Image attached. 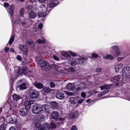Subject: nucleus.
Masks as SVG:
<instances>
[{"mask_svg":"<svg viewBox=\"0 0 130 130\" xmlns=\"http://www.w3.org/2000/svg\"><path fill=\"white\" fill-rule=\"evenodd\" d=\"M7 125L5 124H3L0 126V130H5Z\"/></svg>","mask_w":130,"mask_h":130,"instance_id":"obj_38","label":"nucleus"},{"mask_svg":"<svg viewBox=\"0 0 130 130\" xmlns=\"http://www.w3.org/2000/svg\"><path fill=\"white\" fill-rule=\"evenodd\" d=\"M10 52H14V50L12 48H10Z\"/></svg>","mask_w":130,"mask_h":130,"instance_id":"obj_64","label":"nucleus"},{"mask_svg":"<svg viewBox=\"0 0 130 130\" xmlns=\"http://www.w3.org/2000/svg\"><path fill=\"white\" fill-rule=\"evenodd\" d=\"M34 85L37 88L39 89H41L43 87V84L40 83H35Z\"/></svg>","mask_w":130,"mask_h":130,"instance_id":"obj_17","label":"nucleus"},{"mask_svg":"<svg viewBox=\"0 0 130 130\" xmlns=\"http://www.w3.org/2000/svg\"><path fill=\"white\" fill-rule=\"evenodd\" d=\"M78 128L75 125H73L71 126L70 130H77Z\"/></svg>","mask_w":130,"mask_h":130,"instance_id":"obj_44","label":"nucleus"},{"mask_svg":"<svg viewBox=\"0 0 130 130\" xmlns=\"http://www.w3.org/2000/svg\"><path fill=\"white\" fill-rule=\"evenodd\" d=\"M56 97L60 99H63L64 98V94L61 92L57 93L56 95Z\"/></svg>","mask_w":130,"mask_h":130,"instance_id":"obj_9","label":"nucleus"},{"mask_svg":"<svg viewBox=\"0 0 130 130\" xmlns=\"http://www.w3.org/2000/svg\"><path fill=\"white\" fill-rule=\"evenodd\" d=\"M78 112L77 111H75L71 113L68 117V118L69 119H74L78 117Z\"/></svg>","mask_w":130,"mask_h":130,"instance_id":"obj_6","label":"nucleus"},{"mask_svg":"<svg viewBox=\"0 0 130 130\" xmlns=\"http://www.w3.org/2000/svg\"><path fill=\"white\" fill-rule=\"evenodd\" d=\"M76 100L77 103L78 104H82L83 102L85 100L84 99L79 98H78V99H77Z\"/></svg>","mask_w":130,"mask_h":130,"instance_id":"obj_36","label":"nucleus"},{"mask_svg":"<svg viewBox=\"0 0 130 130\" xmlns=\"http://www.w3.org/2000/svg\"><path fill=\"white\" fill-rule=\"evenodd\" d=\"M69 53H70V55L73 56H77V54L75 53L72 52L71 51H69Z\"/></svg>","mask_w":130,"mask_h":130,"instance_id":"obj_46","label":"nucleus"},{"mask_svg":"<svg viewBox=\"0 0 130 130\" xmlns=\"http://www.w3.org/2000/svg\"><path fill=\"white\" fill-rule=\"evenodd\" d=\"M43 67L44 68L45 70L46 71L49 70L51 68V66L48 64L47 63H46V64L45 65H44Z\"/></svg>","mask_w":130,"mask_h":130,"instance_id":"obj_33","label":"nucleus"},{"mask_svg":"<svg viewBox=\"0 0 130 130\" xmlns=\"http://www.w3.org/2000/svg\"><path fill=\"white\" fill-rule=\"evenodd\" d=\"M123 76L124 78L127 79L130 78V67L126 66L123 67L122 70Z\"/></svg>","mask_w":130,"mask_h":130,"instance_id":"obj_2","label":"nucleus"},{"mask_svg":"<svg viewBox=\"0 0 130 130\" xmlns=\"http://www.w3.org/2000/svg\"><path fill=\"white\" fill-rule=\"evenodd\" d=\"M14 41V36H12L10 38L9 42L8 44L10 46L12 43Z\"/></svg>","mask_w":130,"mask_h":130,"instance_id":"obj_37","label":"nucleus"},{"mask_svg":"<svg viewBox=\"0 0 130 130\" xmlns=\"http://www.w3.org/2000/svg\"><path fill=\"white\" fill-rule=\"evenodd\" d=\"M9 130H16V129L14 127L11 126L9 128Z\"/></svg>","mask_w":130,"mask_h":130,"instance_id":"obj_61","label":"nucleus"},{"mask_svg":"<svg viewBox=\"0 0 130 130\" xmlns=\"http://www.w3.org/2000/svg\"><path fill=\"white\" fill-rule=\"evenodd\" d=\"M14 6L13 5L10 6L9 10V13L11 17L13 16V13L14 11Z\"/></svg>","mask_w":130,"mask_h":130,"instance_id":"obj_18","label":"nucleus"},{"mask_svg":"<svg viewBox=\"0 0 130 130\" xmlns=\"http://www.w3.org/2000/svg\"><path fill=\"white\" fill-rule=\"evenodd\" d=\"M77 99L75 97H71L70 98L69 101L70 103L73 104H75L76 103V101Z\"/></svg>","mask_w":130,"mask_h":130,"instance_id":"obj_25","label":"nucleus"},{"mask_svg":"<svg viewBox=\"0 0 130 130\" xmlns=\"http://www.w3.org/2000/svg\"><path fill=\"white\" fill-rule=\"evenodd\" d=\"M121 55H120V56H121V57H118L117 58V59L118 61H121L122 60V59L124 58V53L123 51H121Z\"/></svg>","mask_w":130,"mask_h":130,"instance_id":"obj_29","label":"nucleus"},{"mask_svg":"<svg viewBox=\"0 0 130 130\" xmlns=\"http://www.w3.org/2000/svg\"><path fill=\"white\" fill-rule=\"evenodd\" d=\"M85 59L84 58H82L78 60H73V61H71L70 62V63L71 64V65L73 66H75L77 64L78 62L79 61V60H84V59Z\"/></svg>","mask_w":130,"mask_h":130,"instance_id":"obj_11","label":"nucleus"},{"mask_svg":"<svg viewBox=\"0 0 130 130\" xmlns=\"http://www.w3.org/2000/svg\"><path fill=\"white\" fill-rule=\"evenodd\" d=\"M51 107L54 109L57 108L58 107V104L55 102H51Z\"/></svg>","mask_w":130,"mask_h":130,"instance_id":"obj_26","label":"nucleus"},{"mask_svg":"<svg viewBox=\"0 0 130 130\" xmlns=\"http://www.w3.org/2000/svg\"><path fill=\"white\" fill-rule=\"evenodd\" d=\"M46 41V39H44L42 40L39 39L36 41V42L39 44H41L45 43Z\"/></svg>","mask_w":130,"mask_h":130,"instance_id":"obj_32","label":"nucleus"},{"mask_svg":"<svg viewBox=\"0 0 130 130\" xmlns=\"http://www.w3.org/2000/svg\"><path fill=\"white\" fill-rule=\"evenodd\" d=\"M50 124L52 128H55L57 126V125L53 122H51Z\"/></svg>","mask_w":130,"mask_h":130,"instance_id":"obj_41","label":"nucleus"},{"mask_svg":"<svg viewBox=\"0 0 130 130\" xmlns=\"http://www.w3.org/2000/svg\"><path fill=\"white\" fill-rule=\"evenodd\" d=\"M9 50V48L8 47H6L5 49V51L6 52H7Z\"/></svg>","mask_w":130,"mask_h":130,"instance_id":"obj_62","label":"nucleus"},{"mask_svg":"<svg viewBox=\"0 0 130 130\" xmlns=\"http://www.w3.org/2000/svg\"><path fill=\"white\" fill-rule=\"evenodd\" d=\"M81 95L83 98H85L86 97V94L85 92H83L81 93Z\"/></svg>","mask_w":130,"mask_h":130,"instance_id":"obj_50","label":"nucleus"},{"mask_svg":"<svg viewBox=\"0 0 130 130\" xmlns=\"http://www.w3.org/2000/svg\"><path fill=\"white\" fill-rule=\"evenodd\" d=\"M27 9L29 10H33L35 9L31 5L28 6Z\"/></svg>","mask_w":130,"mask_h":130,"instance_id":"obj_49","label":"nucleus"},{"mask_svg":"<svg viewBox=\"0 0 130 130\" xmlns=\"http://www.w3.org/2000/svg\"><path fill=\"white\" fill-rule=\"evenodd\" d=\"M4 5L5 7H8L9 6V4L6 3H4Z\"/></svg>","mask_w":130,"mask_h":130,"instance_id":"obj_60","label":"nucleus"},{"mask_svg":"<svg viewBox=\"0 0 130 130\" xmlns=\"http://www.w3.org/2000/svg\"><path fill=\"white\" fill-rule=\"evenodd\" d=\"M53 57L54 59L55 60L57 61L59 60V58L55 55H54L53 56Z\"/></svg>","mask_w":130,"mask_h":130,"instance_id":"obj_58","label":"nucleus"},{"mask_svg":"<svg viewBox=\"0 0 130 130\" xmlns=\"http://www.w3.org/2000/svg\"><path fill=\"white\" fill-rule=\"evenodd\" d=\"M20 14L21 16H22L23 15L24 10L23 8H21L20 11Z\"/></svg>","mask_w":130,"mask_h":130,"instance_id":"obj_47","label":"nucleus"},{"mask_svg":"<svg viewBox=\"0 0 130 130\" xmlns=\"http://www.w3.org/2000/svg\"><path fill=\"white\" fill-rule=\"evenodd\" d=\"M59 119H60V120H61V121H62V122H63V121H64V118H59Z\"/></svg>","mask_w":130,"mask_h":130,"instance_id":"obj_63","label":"nucleus"},{"mask_svg":"<svg viewBox=\"0 0 130 130\" xmlns=\"http://www.w3.org/2000/svg\"><path fill=\"white\" fill-rule=\"evenodd\" d=\"M37 15V13L33 11L29 12L28 14V17L30 19L34 18L36 17Z\"/></svg>","mask_w":130,"mask_h":130,"instance_id":"obj_16","label":"nucleus"},{"mask_svg":"<svg viewBox=\"0 0 130 130\" xmlns=\"http://www.w3.org/2000/svg\"><path fill=\"white\" fill-rule=\"evenodd\" d=\"M14 70L15 73L17 74H19L20 71V69L19 67L17 66H16L14 67Z\"/></svg>","mask_w":130,"mask_h":130,"instance_id":"obj_35","label":"nucleus"},{"mask_svg":"<svg viewBox=\"0 0 130 130\" xmlns=\"http://www.w3.org/2000/svg\"><path fill=\"white\" fill-rule=\"evenodd\" d=\"M59 114L58 112L54 111L51 114V116L52 118L54 119H56L58 117Z\"/></svg>","mask_w":130,"mask_h":130,"instance_id":"obj_12","label":"nucleus"},{"mask_svg":"<svg viewBox=\"0 0 130 130\" xmlns=\"http://www.w3.org/2000/svg\"><path fill=\"white\" fill-rule=\"evenodd\" d=\"M61 54L63 56L67 58H69L70 57L69 54L65 51L62 52L61 53Z\"/></svg>","mask_w":130,"mask_h":130,"instance_id":"obj_27","label":"nucleus"},{"mask_svg":"<svg viewBox=\"0 0 130 130\" xmlns=\"http://www.w3.org/2000/svg\"><path fill=\"white\" fill-rule=\"evenodd\" d=\"M17 59L20 61H21L22 59L20 56L19 55L17 57Z\"/></svg>","mask_w":130,"mask_h":130,"instance_id":"obj_57","label":"nucleus"},{"mask_svg":"<svg viewBox=\"0 0 130 130\" xmlns=\"http://www.w3.org/2000/svg\"><path fill=\"white\" fill-rule=\"evenodd\" d=\"M121 76L119 75L115 76L111 79V82L113 84H115V85L117 86L119 85H121V83L120 82Z\"/></svg>","mask_w":130,"mask_h":130,"instance_id":"obj_3","label":"nucleus"},{"mask_svg":"<svg viewBox=\"0 0 130 130\" xmlns=\"http://www.w3.org/2000/svg\"><path fill=\"white\" fill-rule=\"evenodd\" d=\"M46 62L43 59H40L39 61V63L40 66L42 68L46 64Z\"/></svg>","mask_w":130,"mask_h":130,"instance_id":"obj_22","label":"nucleus"},{"mask_svg":"<svg viewBox=\"0 0 130 130\" xmlns=\"http://www.w3.org/2000/svg\"><path fill=\"white\" fill-rule=\"evenodd\" d=\"M41 108H42L43 112V111H48L49 109V106L47 104H44L41 107Z\"/></svg>","mask_w":130,"mask_h":130,"instance_id":"obj_19","label":"nucleus"},{"mask_svg":"<svg viewBox=\"0 0 130 130\" xmlns=\"http://www.w3.org/2000/svg\"><path fill=\"white\" fill-rule=\"evenodd\" d=\"M50 87L51 88H54L55 86V84L53 82H51L50 83Z\"/></svg>","mask_w":130,"mask_h":130,"instance_id":"obj_51","label":"nucleus"},{"mask_svg":"<svg viewBox=\"0 0 130 130\" xmlns=\"http://www.w3.org/2000/svg\"><path fill=\"white\" fill-rule=\"evenodd\" d=\"M52 67L58 72H62V68H61L60 65L59 64L58 65L53 64L52 65Z\"/></svg>","mask_w":130,"mask_h":130,"instance_id":"obj_7","label":"nucleus"},{"mask_svg":"<svg viewBox=\"0 0 130 130\" xmlns=\"http://www.w3.org/2000/svg\"><path fill=\"white\" fill-rule=\"evenodd\" d=\"M12 97L13 100L16 101H17L22 98V97L16 94H13Z\"/></svg>","mask_w":130,"mask_h":130,"instance_id":"obj_20","label":"nucleus"},{"mask_svg":"<svg viewBox=\"0 0 130 130\" xmlns=\"http://www.w3.org/2000/svg\"><path fill=\"white\" fill-rule=\"evenodd\" d=\"M8 103L10 105V108L11 109H15L17 107V104L13 101L8 102Z\"/></svg>","mask_w":130,"mask_h":130,"instance_id":"obj_8","label":"nucleus"},{"mask_svg":"<svg viewBox=\"0 0 130 130\" xmlns=\"http://www.w3.org/2000/svg\"><path fill=\"white\" fill-rule=\"evenodd\" d=\"M113 56L111 55L107 54L106 56V58L109 60H112L113 59Z\"/></svg>","mask_w":130,"mask_h":130,"instance_id":"obj_40","label":"nucleus"},{"mask_svg":"<svg viewBox=\"0 0 130 130\" xmlns=\"http://www.w3.org/2000/svg\"><path fill=\"white\" fill-rule=\"evenodd\" d=\"M18 87L21 90L25 89L26 88V84L25 83H22Z\"/></svg>","mask_w":130,"mask_h":130,"instance_id":"obj_24","label":"nucleus"},{"mask_svg":"<svg viewBox=\"0 0 130 130\" xmlns=\"http://www.w3.org/2000/svg\"><path fill=\"white\" fill-rule=\"evenodd\" d=\"M39 92L36 90L31 91L30 92V96L31 98L35 99L38 97L39 95Z\"/></svg>","mask_w":130,"mask_h":130,"instance_id":"obj_4","label":"nucleus"},{"mask_svg":"<svg viewBox=\"0 0 130 130\" xmlns=\"http://www.w3.org/2000/svg\"><path fill=\"white\" fill-rule=\"evenodd\" d=\"M24 105L28 109L30 108L31 106L30 103L28 101L25 102L24 103Z\"/></svg>","mask_w":130,"mask_h":130,"instance_id":"obj_31","label":"nucleus"},{"mask_svg":"<svg viewBox=\"0 0 130 130\" xmlns=\"http://www.w3.org/2000/svg\"><path fill=\"white\" fill-rule=\"evenodd\" d=\"M31 107L32 112L34 113L38 114L43 113L42 108L36 103L32 104Z\"/></svg>","mask_w":130,"mask_h":130,"instance_id":"obj_1","label":"nucleus"},{"mask_svg":"<svg viewBox=\"0 0 130 130\" xmlns=\"http://www.w3.org/2000/svg\"><path fill=\"white\" fill-rule=\"evenodd\" d=\"M42 129L44 130H49L50 126L49 125L46 123H44L42 125Z\"/></svg>","mask_w":130,"mask_h":130,"instance_id":"obj_13","label":"nucleus"},{"mask_svg":"<svg viewBox=\"0 0 130 130\" xmlns=\"http://www.w3.org/2000/svg\"><path fill=\"white\" fill-rule=\"evenodd\" d=\"M17 19L14 21V23L15 24H17L20 22V18L19 17H17Z\"/></svg>","mask_w":130,"mask_h":130,"instance_id":"obj_43","label":"nucleus"},{"mask_svg":"<svg viewBox=\"0 0 130 130\" xmlns=\"http://www.w3.org/2000/svg\"><path fill=\"white\" fill-rule=\"evenodd\" d=\"M116 54L117 55H120V54H121V53H120L119 49H118V50H116L115 51Z\"/></svg>","mask_w":130,"mask_h":130,"instance_id":"obj_53","label":"nucleus"},{"mask_svg":"<svg viewBox=\"0 0 130 130\" xmlns=\"http://www.w3.org/2000/svg\"><path fill=\"white\" fill-rule=\"evenodd\" d=\"M43 90L45 92L47 93H49L51 92L52 90L50 89L49 88L45 87L43 89Z\"/></svg>","mask_w":130,"mask_h":130,"instance_id":"obj_28","label":"nucleus"},{"mask_svg":"<svg viewBox=\"0 0 130 130\" xmlns=\"http://www.w3.org/2000/svg\"><path fill=\"white\" fill-rule=\"evenodd\" d=\"M92 56L93 57L95 58H98L99 57V56L98 55L94 53H93L92 54Z\"/></svg>","mask_w":130,"mask_h":130,"instance_id":"obj_45","label":"nucleus"},{"mask_svg":"<svg viewBox=\"0 0 130 130\" xmlns=\"http://www.w3.org/2000/svg\"><path fill=\"white\" fill-rule=\"evenodd\" d=\"M28 111V110L26 108H21L20 110L19 113L22 116H26Z\"/></svg>","mask_w":130,"mask_h":130,"instance_id":"obj_5","label":"nucleus"},{"mask_svg":"<svg viewBox=\"0 0 130 130\" xmlns=\"http://www.w3.org/2000/svg\"><path fill=\"white\" fill-rule=\"evenodd\" d=\"M75 71V70L74 68L71 67L69 68L68 70L66 69L64 72L65 73H69V72H74Z\"/></svg>","mask_w":130,"mask_h":130,"instance_id":"obj_21","label":"nucleus"},{"mask_svg":"<svg viewBox=\"0 0 130 130\" xmlns=\"http://www.w3.org/2000/svg\"><path fill=\"white\" fill-rule=\"evenodd\" d=\"M30 71H26V69L25 68H24L23 69V73L24 74H28V72L29 73H30Z\"/></svg>","mask_w":130,"mask_h":130,"instance_id":"obj_48","label":"nucleus"},{"mask_svg":"<svg viewBox=\"0 0 130 130\" xmlns=\"http://www.w3.org/2000/svg\"><path fill=\"white\" fill-rule=\"evenodd\" d=\"M110 87V85H105L101 86L100 87V88L101 89V90H102L107 89H109Z\"/></svg>","mask_w":130,"mask_h":130,"instance_id":"obj_30","label":"nucleus"},{"mask_svg":"<svg viewBox=\"0 0 130 130\" xmlns=\"http://www.w3.org/2000/svg\"><path fill=\"white\" fill-rule=\"evenodd\" d=\"M67 88L70 91L74 90L75 89V86L74 84L72 83H69L66 86Z\"/></svg>","mask_w":130,"mask_h":130,"instance_id":"obj_14","label":"nucleus"},{"mask_svg":"<svg viewBox=\"0 0 130 130\" xmlns=\"http://www.w3.org/2000/svg\"><path fill=\"white\" fill-rule=\"evenodd\" d=\"M103 93V92H101L97 96L98 97H100L102 96L103 95H104Z\"/></svg>","mask_w":130,"mask_h":130,"instance_id":"obj_56","label":"nucleus"},{"mask_svg":"<svg viewBox=\"0 0 130 130\" xmlns=\"http://www.w3.org/2000/svg\"><path fill=\"white\" fill-rule=\"evenodd\" d=\"M109 91V89H105L104 90L102 91V92H103L104 95L108 93Z\"/></svg>","mask_w":130,"mask_h":130,"instance_id":"obj_52","label":"nucleus"},{"mask_svg":"<svg viewBox=\"0 0 130 130\" xmlns=\"http://www.w3.org/2000/svg\"><path fill=\"white\" fill-rule=\"evenodd\" d=\"M26 42V44L28 45L29 44L31 47H33L35 46V42L31 41L30 40H27Z\"/></svg>","mask_w":130,"mask_h":130,"instance_id":"obj_23","label":"nucleus"},{"mask_svg":"<svg viewBox=\"0 0 130 130\" xmlns=\"http://www.w3.org/2000/svg\"><path fill=\"white\" fill-rule=\"evenodd\" d=\"M102 70V69L100 68H97L96 70V72H98L99 73L101 72V70Z\"/></svg>","mask_w":130,"mask_h":130,"instance_id":"obj_55","label":"nucleus"},{"mask_svg":"<svg viewBox=\"0 0 130 130\" xmlns=\"http://www.w3.org/2000/svg\"><path fill=\"white\" fill-rule=\"evenodd\" d=\"M43 25L42 23H40L38 26V27L40 29H41L43 27Z\"/></svg>","mask_w":130,"mask_h":130,"instance_id":"obj_59","label":"nucleus"},{"mask_svg":"<svg viewBox=\"0 0 130 130\" xmlns=\"http://www.w3.org/2000/svg\"><path fill=\"white\" fill-rule=\"evenodd\" d=\"M16 121V119L15 118L11 117L9 119V123H14Z\"/></svg>","mask_w":130,"mask_h":130,"instance_id":"obj_34","label":"nucleus"},{"mask_svg":"<svg viewBox=\"0 0 130 130\" xmlns=\"http://www.w3.org/2000/svg\"><path fill=\"white\" fill-rule=\"evenodd\" d=\"M112 48L115 51L119 48L118 46L117 45H114L112 46Z\"/></svg>","mask_w":130,"mask_h":130,"instance_id":"obj_42","label":"nucleus"},{"mask_svg":"<svg viewBox=\"0 0 130 130\" xmlns=\"http://www.w3.org/2000/svg\"><path fill=\"white\" fill-rule=\"evenodd\" d=\"M85 85L83 83H81L79 86V89H82L85 88Z\"/></svg>","mask_w":130,"mask_h":130,"instance_id":"obj_39","label":"nucleus"},{"mask_svg":"<svg viewBox=\"0 0 130 130\" xmlns=\"http://www.w3.org/2000/svg\"><path fill=\"white\" fill-rule=\"evenodd\" d=\"M28 20V19H25L22 21V25L23 27L25 28H27L30 26V25L27 23V20Z\"/></svg>","mask_w":130,"mask_h":130,"instance_id":"obj_15","label":"nucleus"},{"mask_svg":"<svg viewBox=\"0 0 130 130\" xmlns=\"http://www.w3.org/2000/svg\"><path fill=\"white\" fill-rule=\"evenodd\" d=\"M123 64L122 63H119L117 64L115 66V69L116 72H118L122 68Z\"/></svg>","mask_w":130,"mask_h":130,"instance_id":"obj_10","label":"nucleus"},{"mask_svg":"<svg viewBox=\"0 0 130 130\" xmlns=\"http://www.w3.org/2000/svg\"><path fill=\"white\" fill-rule=\"evenodd\" d=\"M24 45H20L19 46V48L21 50H23V49Z\"/></svg>","mask_w":130,"mask_h":130,"instance_id":"obj_54","label":"nucleus"}]
</instances>
